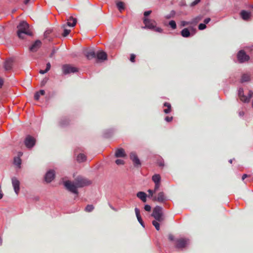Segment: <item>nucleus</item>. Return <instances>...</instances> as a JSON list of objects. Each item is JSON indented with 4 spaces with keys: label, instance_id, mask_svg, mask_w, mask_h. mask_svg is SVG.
Masks as SVG:
<instances>
[{
    "label": "nucleus",
    "instance_id": "e433bc0d",
    "mask_svg": "<svg viewBox=\"0 0 253 253\" xmlns=\"http://www.w3.org/2000/svg\"><path fill=\"white\" fill-rule=\"evenodd\" d=\"M148 192L149 193L148 197L149 198L151 197L152 198V199L153 200V197H154V196H153V194L155 193L154 190L149 189L148 190Z\"/></svg>",
    "mask_w": 253,
    "mask_h": 253
},
{
    "label": "nucleus",
    "instance_id": "9d476101",
    "mask_svg": "<svg viewBox=\"0 0 253 253\" xmlns=\"http://www.w3.org/2000/svg\"><path fill=\"white\" fill-rule=\"evenodd\" d=\"M130 159L132 161L133 165L135 167H140L141 166V162L135 152L130 153Z\"/></svg>",
    "mask_w": 253,
    "mask_h": 253
},
{
    "label": "nucleus",
    "instance_id": "a878e982",
    "mask_svg": "<svg viewBox=\"0 0 253 253\" xmlns=\"http://www.w3.org/2000/svg\"><path fill=\"white\" fill-rule=\"evenodd\" d=\"M86 160L85 156L83 154H80L77 157V160L78 162L81 163L85 161Z\"/></svg>",
    "mask_w": 253,
    "mask_h": 253
},
{
    "label": "nucleus",
    "instance_id": "72a5a7b5",
    "mask_svg": "<svg viewBox=\"0 0 253 253\" xmlns=\"http://www.w3.org/2000/svg\"><path fill=\"white\" fill-rule=\"evenodd\" d=\"M159 221L156 220H153L152 221V224L155 226L156 229L158 231L160 230V224L158 223Z\"/></svg>",
    "mask_w": 253,
    "mask_h": 253
},
{
    "label": "nucleus",
    "instance_id": "0e129e2a",
    "mask_svg": "<svg viewBox=\"0 0 253 253\" xmlns=\"http://www.w3.org/2000/svg\"><path fill=\"white\" fill-rule=\"evenodd\" d=\"M22 155V153H21V152H19V153H18V157H20V156H21Z\"/></svg>",
    "mask_w": 253,
    "mask_h": 253
},
{
    "label": "nucleus",
    "instance_id": "a19ab883",
    "mask_svg": "<svg viewBox=\"0 0 253 253\" xmlns=\"http://www.w3.org/2000/svg\"><path fill=\"white\" fill-rule=\"evenodd\" d=\"M155 187H154V192H156V191L160 188V183H155Z\"/></svg>",
    "mask_w": 253,
    "mask_h": 253
},
{
    "label": "nucleus",
    "instance_id": "1a4fd4ad",
    "mask_svg": "<svg viewBox=\"0 0 253 253\" xmlns=\"http://www.w3.org/2000/svg\"><path fill=\"white\" fill-rule=\"evenodd\" d=\"M36 143V139L32 136L27 135L25 139L24 143L26 147L28 148H32Z\"/></svg>",
    "mask_w": 253,
    "mask_h": 253
},
{
    "label": "nucleus",
    "instance_id": "412c9836",
    "mask_svg": "<svg viewBox=\"0 0 253 253\" xmlns=\"http://www.w3.org/2000/svg\"><path fill=\"white\" fill-rule=\"evenodd\" d=\"M137 197L139 198L141 200H142V202H146V197H147V195L144 192H138L137 193Z\"/></svg>",
    "mask_w": 253,
    "mask_h": 253
},
{
    "label": "nucleus",
    "instance_id": "e2e57ef3",
    "mask_svg": "<svg viewBox=\"0 0 253 253\" xmlns=\"http://www.w3.org/2000/svg\"><path fill=\"white\" fill-rule=\"evenodd\" d=\"M54 54V51H53L52 52V53L50 54V57H51L53 56V55Z\"/></svg>",
    "mask_w": 253,
    "mask_h": 253
},
{
    "label": "nucleus",
    "instance_id": "c9c22d12",
    "mask_svg": "<svg viewBox=\"0 0 253 253\" xmlns=\"http://www.w3.org/2000/svg\"><path fill=\"white\" fill-rule=\"evenodd\" d=\"M206 28H207L206 25H205V24H204V23H201L198 26V29L200 30H203L205 29Z\"/></svg>",
    "mask_w": 253,
    "mask_h": 253
},
{
    "label": "nucleus",
    "instance_id": "4be33fe9",
    "mask_svg": "<svg viewBox=\"0 0 253 253\" xmlns=\"http://www.w3.org/2000/svg\"><path fill=\"white\" fill-rule=\"evenodd\" d=\"M77 23V20L76 18L70 17L68 20L67 25L70 27H74Z\"/></svg>",
    "mask_w": 253,
    "mask_h": 253
},
{
    "label": "nucleus",
    "instance_id": "2eb2a0df",
    "mask_svg": "<svg viewBox=\"0 0 253 253\" xmlns=\"http://www.w3.org/2000/svg\"><path fill=\"white\" fill-rule=\"evenodd\" d=\"M42 42L40 40H37L29 48V50L32 52L37 51L41 46Z\"/></svg>",
    "mask_w": 253,
    "mask_h": 253
},
{
    "label": "nucleus",
    "instance_id": "6e6d98bb",
    "mask_svg": "<svg viewBox=\"0 0 253 253\" xmlns=\"http://www.w3.org/2000/svg\"><path fill=\"white\" fill-rule=\"evenodd\" d=\"M158 165L160 166V167H163L164 166V162L163 161H161L160 162H158Z\"/></svg>",
    "mask_w": 253,
    "mask_h": 253
},
{
    "label": "nucleus",
    "instance_id": "6e6552de",
    "mask_svg": "<svg viewBox=\"0 0 253 253\" xmlns=\"http://www.w3.org/2000/svg\"><path fill=\"white\" fill-rule=\"evenodd\" d=\"M237 57L238 61L241 63L248 61L250 59V56L246 53L244 50H240L238 52Z\"/></svg>",
    "mask_w": 253,
    "mask_h": 253
},
{
    "label": "nucleus",
    "instance_id": "3c124183",
    "mask_svg": "<svg viewBox=\"0 0 253 253\" xmlns=\"http://www.w3.org/2000/svg\"><path fill=\"white\" fill-rule=\"evenodd\" d=\"M211 21L210 18H207L204 20V24H207Z\"/></svg>",
    "mask_w": 253,
    "mask_h": 253
},
{
    "label": "nucleus",
    "instance_id": "4c0bfd02",
    "mask_svg": "<svg viewBox=\"0 0 253 253\" xmlns=\"http://www.w3.org/2000/svg\"><path fill=\"white\" fill-rule=\"evenodd\" d=\"M115 163L117 165H123L125 163L124 161L121 159L116 160Z\"/></svg>",
    "mask_w": 253,
    "mask_h": 253
},
{
    "label": "nucleus",
    "instance_id": "f257e3e1",
    "mask_svg": "<svg viewBox=\"0 0 253 253\" xmlns=\"http://www.w3.org/2000/svg\"><path fill=\"white\" fill-rule=\"evenodd\" d=\"M91 181L87 178L79 175L75 177L74 181L72 182L70 180H67L64 182V185L66 188L73 193L78 195V188H82L86 186L89 185Z\"/></svg>",
    "mask_w": 253,
    "mask_h": 253
},
{
    "label": "nucleus",
    "instance_id": "0eeeda50",
    "mask_svg": "<svg viewBox=\"0 0 253 253\" xmlns=\"http://www.w3.org/2000/svg\"><path fill=\"white\" fill-rule=\"evenodd\" d=\"M62 70L63 73L65 75L69 74L70 73H74L78 71V69L70 64H65L62 67Z\"/></svg>",
    "mask_w": 253,
    "mask_h": 253
},
{
    "label": "nucleus",
    "instance_id": "c85d7f7f",
    "mask_svg": "<svg viewBox=\"0 0 253 253\" xmlns=\"http://www.w3.org/2000/svg\"><path fill=\"white\" fill-rule=\"evenodd\" d=\"M69 120L68 119H64L62 120L59 122V125L61 126H64L66 125H68L69 124Z\"/></svg>",
    "mask_w": 253,
    "mask_h": 253
},
{
    "label": "nucleus",
    "instance_id": "dca6fc26",
    "mask_svg": "<svg viewBox=\"0 0 253 253\" xmlns=\"http://www.w3.org/2000/svg\"><path fill=\"white\" fill-rule=\"evenodd\" d=\"M54 177H55L54 171L53 170H49L47 172V173H46V174L45 175V177H44L45 180L47 182L49 183L54 178Z\"/></svg>",
    "mask_w": 253,
    "mask_h": 253
},
{
    "label": "nucleus",
    "instance_id": "c03bdc74",
    "mask_svg": "<svg viewBox=\"0 0 253 253\" xmlns=\"http://www.w3.org/2000/svg\"><path fill=\"white\" fill-rule=\"evenodd\" d=\"M164 106H165V107H167L168 109H171V105H170V104L169 103L165 102L164 104Z\"/></svg>",
    "mask_w": 253,
    "mask_h": 253
},
{
    "label": "nucleus",
    "instance_id": "6ab92c4d",
    "mask_svg": "<svg viewBox=\"0 0 253 253\" xmlns=\"http://www.w3.org/2000/svg\"><path fill=\"white\" fill-rule=\"evenodd\" d=\"M13 65V60L8 59L6 60L4 64V68L5 70H10L11 69Z\"/></svg>",
    "mask_w": 253,
    "mask_h": 253
},
{
    "label": "nucleus",
    "instance_id": "13d9d810",
    "mask_svg": "<svg viewBox=\"0 0 253 253\" xmlns=\"http://www.w3.org/2000/svg\"><path fill=\"white\" fill-rule=\"evenodd\" d=\"M3 84V81L2 79L0 78V88H1L2 87Z\"/></svg>",
    "mask_w": 253,
    "mask_h": 253
},
{
    "label": "nucleus",
    "instance_id": "a211bd4d",
    "mask_svg": "<svg viewBox=\"0 0 253 253\" xmlns=\"http://www.w3.org/2000/svg\"><path fill=\"white\" fill-rule=\"evenodd\" d=\"M97 58L99 60H106L107 59V55L106 52L103 51H99L96 54Z\"/></svg>",
    "mask_w": 253,
    "mask_h": 253
},
{
    "label": "nucleus",
    "instance_id": "473e14b6",
    "mask_svg": "<svg viewBox=\"0 0 253 253\" xmlns=\"http://www.w3.org/2000/svg\"><path fill=\"white\" fill-rule=\"evenodd\" d=\"M94 208V207L92 205H87L85 207L84 210L86 212H89L92 211L93 210Z\"/></svg>",
    "mask_w": 253,
    "mask_h": 253
},
{
    "label": "nucleus",
    "instance_id": "774afa93",
    "mask_svg": "<svg viewBox=\"0 0 253 253\" xmlns=\"http://www.w3.org/2000/svg\"><path fill=\"white\" fill-rule=\"evenodd\" d=\"M229 163H231V164H232V160H229Z\"/></svg>",
    "mask_w": 253,
    "mask_h": 253
},
{
    "label": "nucleus",
    "instance_id": "052dcab7",
    "mask_svg": "<svg viewBox=\"0 0 253 253\" xmlns=\"http://www.w3.org/2000/svg\"><path fill=\"white\" fill-rule=\"evenodd\" d=\"M30 0H25L24 1V3L25 4H27L30 1Z\"/></svg>",
    "mask_w": 253,
    "mask_h": 253
},
{
    "label": "nucleus",
    "instance_id": "cd10ccee",
    "mask_svg": "<svg viewBox=\"0 0 253 253\" xmlns=\"http://www.w3.org/2000/svg\"><path fill=\"white\" fill-rule=\"evenodd\" d=\"M14 164L17 167L20 168L21 164V160L19 157H16L14 158Z\"/></svg>",
    "mask_w": 253,
    "mask_h": 253
},
{
    "label": "nucleus",
    "instance_id": "09e8293b",
    "mask_svg": "<svg viewBox=\"0 0 253 253\" xmlns=\"http://www.w3.org/2000/svg\"><path fill=\"white\" fill-rule=\"evenodd\" d=\"M51 68V65L49 62L46 64V67L45 69V72H48Z\"/></svg>",
    "mask_w": 253,
    "mask_h": 253
},
{
    "label": "nucleus",
    "instance_id": "f03ea898",
    "mask_svg": "<svg viewBox=\"0 0 253 253\" xmlns=\"http://www.w3.org/2000/svg\"><path fill=\"white\" fill-rule=\"evenodd\" d=\"M17 35L20 39H24L26 35H32V33L29 29V25L26 21H21L17 26Z\"/></svg>",
    "mask_w": 253,
    "mask_h": 253
},
{
    "label": "nucleus",
    "instance_id": "de8ad7c7",
    "mask_svg": "<svg viewBox=\"0 0 253 253\" xmlns=\"http://www.w3.org/2000/svg\"><path fill=\"white\" fill-rule=\"evenodd\" d=\"M200 1H201V0H195V1H193L191 3V6H195L196 4H197Z\"/></svg>",
    "mask_w": 253,
    "mask_h": 253
},
{
    "label": "nucleus",
    "instance_id": "2f4dec72",
    "mask_svg": "<svg viewBox=\"0 0 253 253\" xmlns=\"http://www.w3.org/2000/svg\"><path fill=\"white\" fill-rule=\"evenodd\" d=\"M175 15V12L174 10H171L170 13L167 14L165 17L167 19H170L171 18H173Z\"/></svg>",
    "mask_w": 253,
    "mask_h": 253
},
{
    "label": "nucleus",
    "instance_id": "4d7b16f0",
    "mask_svg": "<svg viewBox=\"0 0 253 253\" xmlns=\"http://www.w3.org/2000/svg\"><path fill=\"white\" fill-rule=\"evenodd\" d=\"M46 82H47V80H46V79H44V80H43V81H42V82H41V85H42V86L46 84Z\"/></svg>",
    "mask_w": 253,
    "mask_h": 253
},
{
    "label": "nucleus",
    "instance_id": "c756f323",
    "mask_svg": "<svg viewBox=\"0 0 253 253\" xmlns=\"http://www.w3.org/2000/svg\"><path fill=\"white\" fill-rule=\"evenodd\" d=\"M62 28L64 29V33L62 34V36L65 37L69 34L71 30L70 29H66L65 25H62Z\"/></svg>",
    "mask_w": 253,
    "mask_h": 253
},
{
    "label": "nucleus",
    "instance_id": "aec40b11",
    "mask_svg": "<svg viewBox=\"0 0 253 253\" xmlns=\"http://www.w3.org/2000/svg\"><path fill=\"white\" fill-rule=\"evenodd\" d=\"M240 15L242 19L244 20H248L251 16V13L245 10H242Z\"/></svg>",
    "mask_w": 253,
    "mask_h": 253
},
{
    "label": "nucleus",
    "instance_id": "5fc2aeb1",
    "mask_svg": "<svg viewBox=\"0 0 253 253\" xmlns=\"http://www.w3.org/2000/svg\"><path fill=\"white\" fill-rule=\"evenodd\" d=\"M171 111V109H164V112L165 114H168L169 113H170Z\"/></svg>",
    "mask_w": 253,
    "mask_h": 253
},
{
    "label": "nucleus",
    "instance_id": "49530a36",
    "mask_svg": "<svg viewBox=\"0 0 253 253\" xmlns=\"http://www.w3.org/2000/svg\"><path fill=\"white\" fill-rule=\"evenodd\" d=\"M172 117H166L165 118V120L167 122H170L172 120Z\"/></svg>",
    "mask_w": 253,
    "mask_h": 253
},
{
    "label": "nucleus",
    "instance_id": "37998d69",
    "mask_svg": "<svg viewBox=\"0 0 253 253\" xmlns=\"http://www.w3.org/2000/svg\"><path fill=\"white\" fill-rule=\"evenodd\" d=\"M144 209L145 211H151V208L150 206H149L148 205H146L144 207Z\"/></svg>",
    "mask_w": 253,
    "mask_h": 253
},
{
    "label": "nucleus",
    "instance_id": "ddd939ff",
    "mask_svg": "<svg viewBox=\"0 0 253 253\" xmlns=\"http://www.w3.org/2000/svg\"><path fill=\"white\" fill-rule=\"evenodd\" d=\"M190 30L191 32H193L194 34L196 33V29L190 27V30L188 28H184L181 31V35L184 38H188L190 36L191 33L190 32Z\"/></svg>",
    "mask_w": 253,
    "mask_h": 253
},
{
    "label": "nucleus",
    "instance_id": "bb28decb",
    "mask_svg": "<svg viewBox=\"0 0 253 253\" xmlns=\"http://www.w3.org/2000/svg\"><path fill=\"white\" fill-rule=\"evenodd\" d=\"M45 94V91L43 90H40L39 91L37 92L34 95V99L36 100L39 99L40 95H43Z\"/></svg>",
    "mask_w": 253,
    "mask_h": 253
},
{
    "label": "nucleus",
    "instance_id": "9b49d317",
    "mask_svg": "<svg viewBox=\"0 0 253 253\" xmlns=\"http://www.w3.org/2000/svg\"><path fill=\"white\" fill-rule=\"evenodd\" d=\"M167 200V197L166 196L164 192H160L158 194V196H154L153 197V201L158 202L160 203H163Z\"/></svg>",
    "mask_w": 253,
    "mask_h": 253
},
{
    "label": "nucleus",
    "instance_id": "58836bf2",
    "mask_svg": "<svg viewBox=\"0 0 253 253\" xmlns=\"http://www.w3.org/2000/svg\"><path fill=\"white\" fill-rule=\"evenodd\" d=\"M135 212L137 218L141 217L140 214V211L138 209H137L136 208H135Z\"/></svg>",
    "mask_w": 253,
    "mask_h": 253
},
{
    "label": "nucleus",
    "instance_id": "8fccbe9b",
    "mask_svg": "<svg viewBox=\"0 0 253 253\" xmlns=\"http://www.w3.org/2000/svg\"><path fill=\"white\" fill-rule=\"evenodd\" d=\"M137 220L139 221V222L140 223V224L143 226L144 227V223L143 222V220L141 217L137 218Z\"/></svg>",
    "mask_w": 253,
    "mask_h": 253
},
{
    "label": "nucleus",
    "instance_id": "ea45409f",
    "mask_svg": "<svg viewBox=\"0 0 253 253\" xmlns=\"http://www.w3.org/2000/svg\"><path fill=\"white\" fill-rule=\"evenodd\" d=\"M135 55L134 54H131L130 57V61L131 62H135Z\"/></svg>",
    "mask_w": 253,
    "mask_h": 253
},
{
    "label": "nucleus",
    "instance_id": "338daca9",
    "mask_svg": "<svg viewBox=\"0 0 253 253\" xmlns=\"http://www.w3.org/2000/svg\"><path fill=\"white\" fill-rule=\"evenodd\" d=\"M49 34V32H48V31H46L45 33V34L46 35H47V34Z\"/></svg>",
    "mask_w": 253,
    "mask_h": 253
},
{
    "label": "nucleus",
    "instance_id": "f3484780",
    "mask_svg": "<svg viewBox=\"0 0 253 253\" xmlns=\"http://www.w3.org/2000/svg\"><path fill=\"white\" fill-rule=\"evenodd\" d=\"M126 156L125 150L123 148H118L116 149L115 156L117 158H124Z\"/></svg>",
    "mask_w": 253,
    "mask_h": 253
},
{
    "label": "nucleus",
    "instance_id": "b1692460",
    "mask_svg": "<svg viewBox=\"0 0 253 253\" xmlns=\"http://www.w3.org/2000/svg\"><path fill=\"white\" fill-rule=\"evenodd\" d=\"M116 3L117 8L120 12L125 9V4L123 1H117Z\"/></svg>",
    "mask_w": 253,
    "mask_h": 253
},
{
    "label": "nucleus",
    "instance_id": "393cba45",
    "mask_svg": "<svg viewBox=\"0 0 253 253\" xmlns=\"http://www.w3.org/2000/svg\"><path fill=\"white\" fill-rule=\"evenodd\" d=\"M152 180L155 183H160L161 176L160 174H155L152 176Z\"/></svg>",
    "mask_w": 253,
    "mask_h": 253
},
{
    "label": "nucleus",
    "instance_id": "864d4df0",
    "mask_svg": "<svg viewBox=\"0 0 253 253\" xmlns=\"http://www.w3.org/2000/svg\"><path fill=\"white\" fill-rule=\"evenodd\" d=\"M151 12H152V11L151 10L145 11L144 13V15L145 16H147L148 15H149L151 13Z\"/></svg>",
    "mask_w": 253,
    "mask_h": 253
},
{
    "label": "nucleus",
    "instance_id": "bf43d9fd",
    "mask_svg": "<svg viewBox=\"0 0 253 253\" xmlns=\"http://www.w3.org/2000/svg\"><path fill=\"white\" fill-rule=\"evenodd\" d=\"M47 72H45V70H41L40 71V73L41 74H44L46 73H47Z\"/></svg>",
    "mask_w": 253,
    "mask_h": 253
},
{
    "label": "nucleus",
    "instance_id": "7c9ffc66",
    "mask_svg": "<svg viewBox=\"0 0 253 253\" xmlns=\"http://www.w3.org/2000/svg\"><path fill=\"white\" fill-rule=\"evenodd\" d=\"M250 77L248 74H243L242 76L241 82H245L250 81Z\"/></svg>",
    "mask_w": 253,
    "mask_h": 253
},
{
    "label": "nucleus",
    "instance_id": "7ed1b4c3",
    "mask_svg": "<svg viewBox=\"0 0 253 253\" xmlns=\"http://www.w3.org/2000/svg\"><path fill=\"white\" fill-rule=\"evenodd\" d=\"M143 23L145 24V26L143 27V28H147L159 33H161L163 31L161 28L156 27L157 23L153 20L144 18L143 19Z\"/></svg>",
    "mask_w": 253,
    "mask_h": 253
},
{
    "label": "nucleus",
    "instance_id": "680f3d73",
    "mask_svg": "<svg viewBox=\"0 0 253 253\" xmlns=\"http://www.w3.org/2000/svg\"><path fill=\"white\" fill-rule=\"evenodd\" d=\"M2 238L0 237V246L2 245Z\"/></svg>",
    "mask_w": 253,
    "mask_h": 253
},
{
    "label": "nucleus",
    "instance_id": "4468645a",
    "mask_svg": "<svg viewBox=\"0 0 253 253\" xmlns=\"http://www.w3.org/2000/svg\"><path fill=\"white\" fill-rule=\"evenodd\" d=\"M84 54L88 59H91L96 57V53L93 49H88L84 51Z\"/></svg>",
    "mask_w": 253,
    "mask_h": 253
},
{
    "label": "nucleus",
    "instance_id": "79ce46f5",
    "mask_svg": "<svg viewBox=\"0 0 253 253\" xmlns=\"http://www.w3.org/2000/svg\"><path fill=\"white\" fill-rule=\"evenodd\" d=\"M168 239L169 240L171 241H175L174 240V236L171 234H169V235H168Z\"/></svg>",
    "mask_w": 253,
    "mask_h": 253
},
{
    "label": "nucleus",
    "instance_id": "69168bd1",
    "mask_svg": "<svg viewBox=\"0 0 253 253\" xmlns=\"http://www.w3.org/2000/svg\"><path fill=\"white\" fill-rule=\"evenodd\" d=\"M239 114L240 116H243L244 115V113H243V112H240L239 113Z\"/></svg>",
    "mask_w": 253,
    "mask_h": 253
},
{
    "label": "nucleus",
    "instance_id": "39448f33",
    "mask_svg": "<svg viewBox=\"0 0 253 253\" xmlns=\"http://www.w3.org/2000/svg\"><path fill=\"white\" fill-rule=\"evenodd\" d=\"M189 241L186 238H179L175 240V247L178 249H183L189 244Z\"/></svg>",
    "mask_w": 253,
    "mask_h": 253
},
{
    "label": "nucleus",
    "instance_id": "5701e85b",
    "mask_svg": "<svg viewBox=\"0 0 253 253\" xmlns=\"http://www.w3.org/2000/svg\"><path fill=\"white\" fill-rule=\"evenodd\" d=\"M203 19L202 15H198L195 18H193L190 21L191 24H197L199 22L201 21Z\"/></svg>",
    "mask_w": 253,
    "mask_h": 253
},
{
    "label": "nucleus",
    "instance_id": "a18cd8bd",
    "mask_svg": "<svg viewBox=\"0 0 253 253\" xmlns=\"http://www.w3.org/2000/svg\"><path fill=\"white\" fill-rule=\"evenodd\" d=\"M189 24H190V22H186V21H183L181 22V25L183 27L185 26L188 25Z\"/></svg>",
    "mask_w": 253,
    "mask_h": 253
},
{
    "label": "nucleus",
    "instance_id": "f704fd0d",
    "mask_svg": "<svg viewBox=\"0 0 253 253\" xmlns=\"http://www.w3.org/2000/svg\"><path fill=\"white\" fill-rule=\"evenodd\" d=\"M169 25L172 29H175L176 28V24L174 20H171L169 22Z\"/></svg>",
    "mask_w": 253,
    "mask_h": 253
},
{
    "label": "nucleus",
    "instance_id": "20e7f679",
    "mask_svg": "<svg viewBox=\"0 0 253 253\" xmlns=\"http://www.w3.org/2000/svg\"><path fill=\"white\" fill-rule=\"evenodd\" d=\"M152 216L158 221L162 222L164 220L162 208L160 206H156L153 210Z\"/></svg>",
    "mask_w": 253,
    "mask_h": 253
},
{
    "label": "nucleus",
    "instance_id": "603ef678",
    "mask_svg": "<svg viewBox=\"0 0 253 253\" xmlns=\"http://www.w3.org/2000/svg\"><path fill=\"white\" fill-rule=\"evenodd\" d=\"M247 177L250 178L251 177V175H248L247 174H244L243 175V176H242V179L243 180H244L245 178H246Z\"/></svg>",
    "mask_w": 253,
    "mask_h": 253
},
{
    "label": "nucleus",
    "instance_id": "f8f14e48",
    "mask_svg": "<svg viewBox=\"0 0 253 253\" xmlns=\"http://www.w3.org/2000/svg\"><path fill=\"white\" fill-rule=\"evenodd\" d=\"M11 181L14 192L17 195H18L20 190V182L15 177H12L11 178Z\"/></svg>",
    "mask_w": 253,
    "mask_h": 253
},
{
    "label": "nucleus",
    "instance_id": "423d86ee",
    "mask_svg": "<svg viewBox=\"0 0 253 253\" xmlns=\"http://www.w3.org/2000/svg\"><path fill=\"white\" fill-rule=\"evenodd\" d=\"M238 95L240 100L244 102H249L251 98L253 95V92L250 90L248 93V96L244 94V90L243 88H240L238 90Z\"/></svg>",
    "mask_w": 253,
    "mask_h": 253
}]
</instances>
